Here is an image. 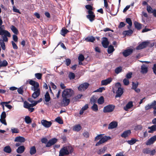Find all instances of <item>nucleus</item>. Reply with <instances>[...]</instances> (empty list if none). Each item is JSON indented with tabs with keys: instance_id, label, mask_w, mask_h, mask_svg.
Returning <instances> with one entry per match:
<instances>
[{
	"instance_id": "obj_1",
	"label": "nucleus",
	"mask_w": 156,
	"mask_h": 156,
	"mask_svg": "<svg viewBox=\"0 0 156 156\" xmlns=\"http://www.w3.org/2000/svg\"><path fill=\"white\" fill-rule=\"evenodd\" d=\"M73 151V148L70 146L64 147L59 151V156H63L71 153Z\"/></svg>"
},
{
	"instance_id": "obj_2",
	"label": "nucleus",
	"mask_w": 156,
	"mask_h": 156,
	"mask_svg": "<svg viewBox=\"0 0 156 156\" xmlns=\"http://www.w3.org/2000/svg\"><path fill=\"white\" fill-rule=\"evenodd\" d=\"M110 138V137L109 136H105L102 137V134H99L97 135L95 138V140L98 141L100 139V140L96 144V146L100 145L105 143Z\"/></svg>"
},
{
	"instance_id": "obj_3",
	"label": "nucleus",
	"mask_w": 156,
	"mask_h": 156,
	"mask_svg": "<svg viewBox=\"0 0 156 156\" xmlns=\"http://www.w3.org/2000/svg\"><path fill=\"white\" fill-rule=\"evenodd\" d=\"M29 83L32 86L31 87L32 90L35 91L40 89L39 85L38 82L32 80H30Z\"/></svg>"
},
{
	"instance_id": "obj_4",
	"label": "nucleus",
	"mask_w": 156,
	"mask_h": 156,
	"mask_svg": "<svg viewBox=\"0 0 156 156\" xmlns=\"http://www.w3.org/2000/svg\"><path fill=\"white\" fill-rule=\"evenodd\" d=\"M73 90L70 89H66L63 91L62 97L69 98L73 95Z\"/></svg>"
},
{
	"instance_id": "obj_5",
	"label": "nucleus",
	"mask_w": 156,
	"mask_h": 156,
	"mask_svg": "<svg viewBox=\"0 0 156 156\" xmlns=\"http://www.w3.org/2000/svg\"><path fill=\"white\" fill-rule=\"evenodd\" d=\"M1 35L2 36V39L0 40V44L2 49L4 50L5 49V45L4 42H7L8 41L7 36L5 34H3Z\"/></svg>"
},
{
	"instance_id": "obj_6",
	"label": "nucleus",
	"mask_w": 156,
	"mask_h": 156,
	"mask_svg": "<svg viewBox=\"0 0 156 156\" xmlns=\"http://www.w3.org/2000/svg\"><path fill=\"white\" fill-rule=\"evenodd\" d=\"M115 106L112 105H109L103 108L104 113H108L112 112L114 109Z\"/></svg>"
},
{
	"instance_id": "obj_7",
	"label": "nucleus",
	"mask_w": 156,
	"mask_h": 156,
	"mask_svg": "<svg viewBox=\"0 0 156 156\" xmlns=\"http://www.w3.org/2000/svg\"><path fill=\"white\" fill-rule=\"evenodd\" d=\"M89 86V84L85 83L81 84L78 88V90L80 91H83L86 89Z\"/></svg>"
},
{
	"instance_id": "obj_8",
	"label": "nucleus",
	"mask_w": 156,
	"mask_h": 156,
	"mask_svg": "<svg viewBox=\"0 0 156 156\" xmlns=\"http://www.w3.org/2000/svg\"><path fill=\"white\" fill-rule=\"evenodd\" d=\"M149 41H144L140 44L136 48L137 50H140L146 47L149 43Z\"/></svg>"
},
{
	"instance_id": "obj_9",
	"label": "nucleus",
	"mask_w": 156,
	"mask_h": 156,
	"mask_svg": "<svg viewBox=\"0 0 156 156\" xmlns=\"http://www.w3.org/2000/svg\"><path fill=\"white\" fill-rule=\"evenodd\" d=\"M88 15L87 16V18L89 19L90 22H92L94 20L95 16L92 11H88Z\"/></svg>"
},
{
	"instance_id": "obj_10",
	"label": "nucleus",
	"mask_w": 156,
	"mask_h": 156,
	"mask_svg": "<svg viewBox=\"0 0 156 156\" xmlns=\"http://www.w3.org/2000/svg\"><path fill=\"white\" fill-rule=\"evenodd\" d=\"M57 141V140L55 138H54L49 140L46 145V147H49L55 144Z\"/></svg>"
},
{
	"instance_id": "obj_11",
	"label": "nucleus",
	"mask_w": 156,
	"mask_h": 156,
	"mask_svg": "<svg viewBox=\"0 0 156 156\" xmlns=\"http://www.w3.org/2000/svg\"><path fill=\"white\" fill-rule=\"evenodd\" d=\"M41 124L45 127H49L52 124V122L50 121H48L45 120H42L41 121Z\"/></svg>"
},
{
	"instance_id": "obj_12",
	"label": "nucleus",
	"mask_w": 156,
	"mask_h": 156,
	"mask_svg": "<svg viewBox=\"0 0 156 156\" xmlns=\"http://www.w3.org/2000/svg\"><path fill=\"white\" fill-rule=\"evenodd\" d=\"M156 105V101H154L151 104H148L147 105H146L145 107V109L146 110H147L151 108H153L154 106H155Z\"/></svg>"
},
{
	"instance_id": "obj_13",
	"label": "nucleus",
	"mask_w": 156,
	"mask_h": 156,
	"mask_svg": "<svg viewBox=\"0 0 156 156\" xmlns=\"http://www.w3.org/2000/svg\"><path fill=\"white\" fill-rule=\"evenodd\" d=\"M133 51V49L132 48H129L125 50L122 52V54L124 56L126 57L131 54Z\"/></svg>"
},
{
	"instance_id": "obj_14",
	"label": "nucleus",
	"mask_w": 156,
	"mask_h": 156,
	"mask_svg": "<svg viewBox=\"0 0 156 156\" xmlns=\"http://www.w3.org/2000/svg\"><path fill=\"white\" fill-rule=\"evenodd\" d=\"M26 140L25 138L21 136H18L16 137L14 141L16 142H19L20 143H23L25 142Z\"/></svg>"
},
{
	"instance_id": "obj_15",
	"label": "nucleus",
	"mask_w": 156,
	"mask_h": 156,
	"mask_svg": "<svg viewBox=\"0 0 156 156\" xmlns=\"http://www.w3.org/2000/svg\"><path fill=\"white\" fill-rule=\"evenodd\" d=\"M112 80L111 78H109L106 79L102 80L101 81V85H106L110 83L112 81Z\"/></svg>"
},
{
	"instance_id": "obj_16",
	"label": "nucleus",
	"mask_w": 156,
	"mask_h": 156,
	"mask_svg": "<svg viewBox=\"0 0 156 156\" xmlns=\"http://www.w3.org/2000/svg\"><path fill=\"white\" fill-rule=\"evenodd\" d=\"M156 140V135L151 138L146 143V145H150L154 143Z\"/></svg>"
},
{
	"instance_id": "obj_17",
	"label": "nucleus",
	"mask_w": 156,
	"mask_h": 156,
	"mask_svg": "<svg viewBox=\"0 0 156 156\" xmlns=\"http://www.w3.org/2000/svg\"><path fill=\"white\" fill-rule=\"evenodd\" d=\"M63 98L62 103L63 104L64 106H66L68 105L70 101V99L69 98L67 97H62Z\"/></svg>"
},
{
	"instance_id": "obj_18",
	"label": "nucleus",
	"mask_w": 156,
	"mask_h": 156,
	"mask_svg": "<svg viewBox=\"0 0 156 156\" xmlns=\"http://www.w3.org/2000/svg\"><path fill=\"white\" fill-rule=\"evenodd\" d=\"M23 107L25 108H29L30 107H33L36 105V104L34 103L33 104H29L27 101H25L24 102Z\"/></svg>"
},
{
	"instance_id": "obj_19",
	"label": "nucleus",
	"mask_w": 156,
	"mask_h": 156,
	"mask_svg": "<svg viewBox=\"0 0 156 156\" xmlns=\"http://www.w3.org/2000/svg\"><path fill=\"white\" fill-rule=\"evenodd\" d=\"M123 93V89L121 87H118L117 90L115 95V98L120 97L121 96Z\"/></svg>"
},
{
	"instance_id": "obj_20",
	"label": "nucleus",
	"mask_w": 156,
	"mask_h": 156,
	"mask_svg": "<svg viewBox=\"0 0 156 156\" xmlns=\"http://www.w3.org/2000/svg\"><path fill=\"white\" fill-rule=\"evenodd\" d=\"M117 126V122L115 121L112 122L109 125L108 129H111L116 128Z\"/></svg>"
},
{
	"instance_id": "obj_21",
	"label": "nucleus",
	"mask_w": 156,
	"mask_h": 156,
	"mask_svg": "<svg viewBox=\"0 0 156 156\" xmlns=\"http://www.w3.org/2000/svg\"><path fill=\"white\" fill-rule=\"evenodd\" d=\"M102 44L103 47L105 48L108 47L109 44V42L107 38L104 37L103 38V40L102 42Z\"/></svg>"
},
{
	"instance_id": "obj_22",
	"label": "nucleus",
	"mask_w": 156,
	"mask_h": 156,
	"mask_svg": "<svg viewBox=\"0 0 156 156\" xmlns=\"http://www.w3.org/2000/svg\"><path fill=\"white\" fill-rule=\"evenodd\" d=\"M141 72L143 74L146 73L148 71L147 67L144 64L141 66Z\"/></svg>"
},
{
	"instance_id": "obj_23",
	"label": "nucleus",
	"mask_w": 156,
	"mask_h": 156,
	"mask_svg": "<svg viewBox=\"0 0 156 156\" xmlns=\"http://www.w3.org/2000/svg\"><path fill=\"white\" fill-rule=\"evenodd\" d=\"M34 92L32 94V97L34 99H35L38 97L40 94V90L34 91Z\"/></svg>"
},
{
	"instance_id": "obj_24",
	"label": "nucleus",
	"mask_w": 156,
	"mask_h": 156,
	"mask_svg": "<svg viewBox=\"0 0 156 156\" xmlns=\"http://www.w3.org/2000/svg\"><path fill=\"white\" fill-rule=\"evenodd\" d=\"M131 133L130 130H128L124 131L122 134L121 136L122 137L126 138L129 136Z\"/></svg>"
},
{
	"instance_id": "obj_25",
	"label": "nucleus",
	"mask_w": 156,
	"mask_h": 156,
	"mask_svg": "<svg viewBox=\"0 0 156 156\" xmlns=\"http://www.w3.org/2000/svg\"><path fill=\"white\" fill-rule=\"evenodd\" d=\"M25 147L23 146H19L16 150V152L19 154H21L24 151Z\"/></svg>"
},
{
	"instance_id": "obj_26",
	"label": "nucleus",
	"mask_w": 156,
	"mask_h": 156,
	"mask_svg": "<svg viewBox=\"0 0 156 156\" xmlns=\"http://www.w3.org/2000/svg\"><path fill=\"white\" fill-rule=\"evenodd\" d=\"M133 106V103L132 101L129 102L126 105V106L124 107V109L126 111L131 108Z\"/></svg>"
},
{
	"instance_id": "obj_27",
	"label": "nucleus",
	"mask_w": 156,
	"mask_h": 156,
	"mask_svg": "<svg viewBox=\"0 0 156 156\" xmlns=\"http://www.w3.org/2000/svg\"><path fill=\"white\" fill-rule=\"evenodd\" d=\"M148 129H150L148 131L149 133H152L156 131V125H153L151 126L148 127Z\"/></svg>"
},
{
	"instance_id": "obj_28",
	"label": "nucleus",
	"mask_w": 156,
	"mask_h": 156,
	"mask_svg": "<svg viewBox=\"0 0 156 156\" xmlns=\"http://www.w3.org/2000/svg\"><path fill=\"white\" fill-rule=\"evenodd\" d=\"M82 128L81 126L80 125H76L74 126L73 128V130L76 131H79Z\"/></svg>"
},
{
	"instance_id": "obj_29",
	"label": "nucleus",
	"mask_w": 156,
	"mask_h": 156,
	"mask_svg": "<svg viewBox=\"0 0 156 156\" xmlns=\"http://www.w3.org/2000/svg\"><path fill=\"white\" fill-rule=\"evenodd\" d=\"M11 29L13 32L15 34H18L19 33V31L13 25H12L10 27Z\"/></svg>"
},
{
	"instance_id": "obj_30",
	"label": "nucleus",
	"mask_w": 156,
	"mask_h": 156,
	"mask_svg": "<svg viewBox=\"0 0 156 156\" xmlns=\"http://www.w3.org/2000/svg\"><path fill=\"white\" fill-rule=\"evenodd\" d=\"M134 24L135 28L137 30H139L141 28L142 25L140 23L136 21H135Z\"/></svg>"
},
{
	"instance_id": "obj_31",
	"label": "nucleus",
	"mask_w": 156,
	"mask_h": 156,
	"mask_svg": "<svg viewBox=\"0 0 156 156\" xmlns=\"http://www.w3.org/2000/svg\"><path fill=\"white\" fill-rule=\"evenodd\" d=\"M51 99L49 94L48 92H47L44 95L45 101L46 102H49Z\"/></svg>"
},
{
	"instance_id": "obj_32",
	"label": "nucleus",
	"mask_w": 156,
	"mask_h": 156,
	"mask_svg": "<svg viewBox=\"0 0 156 156\" xmlns=\"http://www.w3.org/2000/svg\"><path fill=\"white\" fill-rule=\"evenodd\" d=\"M4 151L6 153H10L11 152L12 150L9 146H7L4 147Z\"/></svg>"
},
{
	"instance_id": "obj_33",
	"label": "nucleus",
	"mask_w": 156,
	"mask_h": 156,
	"mask_svg": "<svg viewBox=\"0 0 156 156\" xmlns=\"http://www.w3.org/2000/svg\"><path fill=\"white\" fill-rule=\"evenodd\" d=\"M85 40L87 41L93 42L95 40V39L94 37L91 36L86 38Z\"/></svg>"
},
{
	"instance_id": "obj_34",
	"label": "nucleus",
	"mask_w": 156,
	"mask_h": 156,
	"mask_svg": "<svg viewBox=\"0 0 156 156\" xmlns=\"http://www.w3.org/2000/svg\"><path fill=\"white\" fill-rule=\"evenodd\" d=\"M107 149V147H104L102 148L101 149H100L98 151V154H104L105 151V150Z\"/></svg>"
},
{
	"instance_id": "obj_35",
	"label": "nucleus",
	"mask_w": 156,
	"mask_h": 156,
	"mask_svg": "<svg viewBox=\"0 0 156 156\" xmlns=\"http://www.w3.org/2000/svg\"><path fill=\"white\" fill-rule=\"evenodd\" d=\"M36 151V149L34 146H33L30 148V152L31 155H33L35 154Z\"/></svg>"
},
{
	"instance_id": "obj_36",
	"label": "nucleus",
	"mask_w": 156,
	"mask_h": 156,
	"mask_svg": "<svg viewBox=\"0 0 156 156\" xmlns=\"http://www.w3.org/2000/svg\"><path fill=\"white\" fill-rule=\"evenodd\" d=\"M126 22L129 25V26L128 27V29H130L132 25V23L131 20L129 18H127L126 19Z\"/></svg>"
},
{
	"instance_id": "obj_37",
	"label": "nucleus",
	"mask_w": 156,
	"mask_h": 156,
	"mask_svg": "<svg viewBox=\"0 0 156 156\" xmlns=\"http://www.w3.org/2000/svg\"><path fill=\"white\" fill-rule=\"evenodd\" d=\"M133 33V31L131 30L123 31V34L125 35H130Z\"/></svg>"
},
{
	"instance_id": "obj_38",
	"label": "nucleus",
	"mask_w": 156,
	"mask_h": 156,
	"mask_svg": "<svg viewBox=\"0 0 156 156\" xmlns=\"http://www.w3.org/2000/svg\"><path fill=\"white\" fill-rule=\"evenodd\" d=\"M114 50V47L112 45H110L108 47V52L109 54L112 53Z\"/></svg>"
},
{
	"instance_id": "obj_39",
	"label": "nucleus",
	"mask_w": 156,
	"mask_h": 156,
	"mask_svg": "<svg viewBox=\"0 0 156 156\" xmlns=\"http://www.w3.org/2000/svg\"><path fill=\"white\" fill-rule=\"evenodd\" d=\"M91 108L92 110L94 112H96L98 111V106L96 104H93Z\"/></svg>"
},
{
	"instance_id": "obj_40",
	"label": "nucleus",
	"mask_w": 156,
	"mask_h": 156,
	"mask_svg": "<svg viewBox=\"0 0 156 156\" xmlns=\"http://www.w3.org/2000/svg\"><path fill=\"white\" fill-rule=\"evenodd\" d=\"M25 121L27 124H29L31 122V120L29 116H26L25 118Z\"/></svg>"
},
{
	"instance_id": "obj_41",
	"label": "nucleus",
	"mask_w": 156,
	"mask_h": 156,
	"mask_svg": "<svg viewBox=\"0 0 156 156\" xmlns=\"http://www.w3.org/2000/svg\"><path fill=\"white\" fill-rule=\"evenodd\" d=\"M69 32V31L65 28H62L61 30V35L65 36V34Z\"/></svg>"
},
{
	"instance_id": "obj_42",
	"label": "nucleus",
	"mask_w": 156,
	"mask_h": 156,
	"mask_svg": "<svg viewBox=\"0 0 156 156\" xmlns=\"http://www.w3.org/2000/svg\"><path fill=\"white\" fill-rule=\"evenodd\" d=\"M11 131L13 133H17L19 132V130L18 129L14 127H12L11 128Z\"/></svg>"
},
{
	"instance_id": "obj_43",
	"label": "nucleus",
	"mask_w": 156,
	"mask_h": 156,
	"mask_svg": "<svg viewBox=\"0 0 156 156\" xmlns=\"http://www.w3.org/2000/svg\"><path fill=\"white\" fill-rule=\"evenodd\" d=\"M122 70V68L121 67H119L116 68L115 69V72L117 74H118L120 73L121 72Z\"/></svg>"
},
{
	"instance_id": "obj_44",
	"label": "nucleus",
	"mask_w": 156,
	"mask_h": 156,
	"mask_svg": "<svg viewBox=\"0 0 156 156\" xmlns=\"http://www.w3.org/2000/svg\"><path fill=\"white\" fill-rule=\"evenodd\" d=\"M104 102V98L103 96H101L98 100V103L99 104H102Z\"/></svg>"
},
{
	"instance_id": "obj_45",
	"label": "nucleus",
	"mask_w": 156,
	"mask_h": 156,
	"mask_svg": "<svg viewBox=\"0 0 156 156\" xmlns=\"http://www.w3.org/2000/svg\"><path fill=\"white\" fill-rule=\"evenodd\" d=\"M136 141L137 140L136 139L132 138L130 140H128L127 143L130 145H133L135 144Z\"/></svg>"
},
{
	"instance_id": "obj_46",
	"label": "nucleus",
	"mask_w": 156,
	"mask_h": 156,
	"mask_svg": "<svg viewBox=\"0 0 156 156\" xmlns=\"http://www.w3.org/2000/svg\"><path fill=\"white\" fill-rule=\"evenodd\" d=\"M1 64L3 67L6 66L8 65V63L6 60H4L3 61L0 62Z\"/></svg>"
},
{
	"instance_id": "obj_47",
	"label": "nucleus",
	"mask_w": 156,
	"mask_h": 156,
	"mask_svg": "<svg viewBox=\"0 0 156 156\" xmlns=\"http://www.w3.org/2000/svg\"><path fill=\"white\" fill-rule=\"evenodd\" d=\"M147 10L148 12L149 13H152L153 10L152 8L149 5H147Z\"/></svg>"
},
{
	"instance_id": "obj_48",
	"label": "nucleus",
	"mask_w": 156,
	"mask_h": 156,
	"mask_svg": "<svg viewBox=\"0 0 156 156\" xmlns=\"http://www.w3.org/2000/svg\"><path fill=\"white\" fill-rule=\"evenodd\" d=\"M55 121L60 124H62L63 123L62 120L59 117H58L55 119Z\"/></svg>"
},
{
	"instance_id": "obj_49",
	"label": "nucleus",
	"mask_w": 156,
	"mask_h": 156,
	"mask_svg": "<svg viewBox=\"0 0 156 156\" xmlns=\"http://www.w3.org/2000/svg\"><path fill=\"white\" fill-rule=\"evenodd\" d=\"M35 77L38 79H40L41 78L42 74L41 73H37L35 74Z\"/></svg>"
},
{
	"instance_id": "obj_50",
	"label": "nucleus",
	"mask_w": 156,
	"mask_h": 156,
	"mask_svg": "<svg viewBox=\"0 0 156 156\" xmlns=\"http://www.w3.org/2000/svg\"><path fill=\"white\" fill-rule=\"evenodd\" d=\"M86 9L88 10V11H92L93 10V7L90 5H87L85 6Z\"/></svg>"
},
{
	"instance_id": "obj_51",
	"label": "nucleus",
	"mask_w": 156,
	"mask_h": 156,
	"mask_svg": "<svg viewBox=\"0 0 156 156\" xmlns=\"http://www.w3.org/2000/svg\"><path fill=\"white\" fill-rule=\"evenodd\" d=\"M138 85V82H136V83H134L133 82L132 88L133 89H136V88L137 87Z\"/></svg>"
},
{
	"instance_id": "obj_52",
	"label": "nucleus",
	"mask_w": 156,
	"mask_h": 156,
	"mask_svg": "<svg viewBox=\"0 0 156 156\" xmlns=\"http://www.w3.org/2000/svg\"><path fill=\"white\" fill-rule=\"evenodd\" d=\"M75 74L72 73H69V77L70 79H73L75 78Z\"/></svg>"
},
{
	"instance_id": "obj_53",
	"label": "nucleus",
	"mask_w": 156,
	"mask_h": 156,
	"mask_svg": "<svg viewBox=\"0 0 156 156\" xmlns=\"http://www.w3.org/2000/svg\"><path fill=\"white\" fill-rule=\"evenodd\" d=\"M79 61L82 62L84 59V57L83 55L82 54L80 55L78 57Z\"/></svg>"
},
{
	"instance_id": "obj_54",
	"label": "nucleus",
	"mask_w": 156,
	"mask_h": 156,
	"mask_svg": "<svg viewBox=\"0 0 156 156\" xmlns=\"http://www.w3.org/2000/svg\"><path fill=\"white\" fill-rule=\"evenodd\" d=\"M124 84L125 85H127L129 84V81L126 78L124 79L123 81Z\"/></svg>"
},
{
	"instance_id": "obj_55",
	"label": "nucleus",
	"mask_w": 156,
	"mask_h": 156,
	"mask_svg": "<svg viewBox=\"0 0 156 156\" xmlns=\"http://www.w3.org/2000/svg\"><path fill=\"white\" fill-rule=\"evenodd\" d=\"M142 126L141 125H137L135 127V130H141L142 129Z\"/></svg>"
},
{
	"instance_id": "obj_56",
	"label": "nucleus",
	"mask_w": 156,
	"mask_h": 156,
	"mask_svg": "<svg viewBox=\"0 0 156 156\" xmlns=\"http://www.w3.org/2000/svg\"><path fill=\"white\" fill-rule=\"evenodd\" d=\"M150 149L149 148H146L143 150V152L144 153L150 154Z\"/></svg>"
},
{
	"instance_id": "obj_57",
	"label": "nucleus",
	"mask_w": 156,
	"mask_h": 156,
	"mask_svg": "<svg viewBox=\"0 0 156 156\" xmlns=\"http://www.w3.org/2000/svg\"><path fill=\"white\" fill-rule=\"evenodd\" d=\"M132 75V73L131 72H128L126 75V77L127 79H130L131 78Z\"/></svg>"
},
{
	"instance_id": "obj_58",
	"label": "nucleus",
	"mask_w": 156,
	"mask_h": 156,
	"mask_svg": "<svg viewBox=\"0 0 156 156\" xmlns=\"http://www.w3.org/2000/svg\"><path fill=\"white\" fill-rule=\"evenodd\" d=\"M90 102L92 104H95V103L96 102V100L94 98H92L90 99Z\"/></svg>"
},
{
	"instance_id": "obj_59",
	"label": "nucleus",
	"mask_w": 156,
	"mask_h": 156,
	"mask_svg": "<svg viewBox=\"0 0 156 156\" xmlns=\"http://www.w3.org/2000/svg\"><path fill=\"white\" fill-rule=\"evenodd\" d=\"M6 117V113L5 112H3L1 115V119H5Z\"/></svg>"
},
{
	"instance_id": "obj_60",
	"label": "nucleus",
	"mask_w": 156,
	"mask_h": 156,
	"mask_svg": "<svg viewBox=\"0 0 156 156\" xmlns=\"http://www.w3.org/2000/svg\"><path fill=\"white\" fill-rule=\"evenodd\" d=\"M71 61L69 59H67L66 60V64L67 66H69L71 63Z\"/></svg>"
},
{
	"instance_id": "obj_61",
	"label": "nucleus",
	"mask_w": 156,
	"mask_h": 156,
	"mask_svg": "<svg viewBox=\"0 0 156 156\" xmlns=\"http://www.w3.org/2000/svg\"><path fill=\"white\" fill-rule=\"evenodd\" d=\"M49 86L51 87L52 88L54 89H55L56 88V86L55 84L52 82H51L50 83V86Z\"/></svg>"
},
{
	"instance_id": "obj_62",
	"label": "nucleus",
	"mask_w": 156,
	"mask_h": 156,
	"mask_svg": "<svg viewBox=\"0 0 156 156\" xmlns=\"http://www.w3.org/2000/svg\"><path fill=\"white\" fill-rule=\"evenodd\" d=\"M0 121L2 123L4 124L5 125H6L7 123L5 121V119H0Z\"/></svg>"
},
{
	"instance_id": "obj_63",
	"label": "nucleus",
	"mask_w": 156,
	"mask_h": 156,
	"mask_svg": "<svg viewBox=\"0 0 156 156\" xmlns=\"http://www.w3.org/2000/svg\"><path fill=\"white\" fill-rule=\"evenodd\" d=\"M105 89L103 87H100L97 90L95 91V92H102V91L103 90H105Z\"/></svg>"
},
{
	"instance_id": "obj_64",
	"label": "nucleus",
	"mask_w": 156,
	"mask_h": 156,
	"mask_svg": "<svg viewBox=\"0 0 156 156\" xmlns=\"http://www.w3.org/2000/svg\"><path fill=\"white\" fill-rule=\"evenodd\" d=\"M12 47L14 49H17L18 48V47L16 45V44L15 43V42L13 41H12Z\"/></svg>"
}]
</instances>
